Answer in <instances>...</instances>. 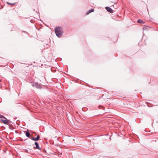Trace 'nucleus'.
Listing matches in <instances>:
<instances>
[{
    "label": "nucleus",
    "instance_id": "f257e3e1",
    "mask_svg": "<svg viewBox=\"0 0 158 158\" xmlns=\"http://www.w3.org/2000/svg\"><path fill=\"white\" fill-rule=\"evenodd\" d=\"M55 32L56 35L58 37H60L62 35L63 32L61 28L60 27H56L55 29Z\"/></svg>",
    "mask_w": 158,
    "mask_h": 158
},
{
    "label": "nucleus",
    "instance_id": "f03ea898",
    "mask_svg": "<svg viewBox=\"0 0 158 158\" xmlns=\"http://www.w3.org/2000/svg\"><path fill=\"white\" fill-rule=\"evenodd\" d=\"M32 85L33 86H35L37 88H40L41 86L40 85L36 83H35L32 84Z\"/></svg>",
    "mask_w": 158,
    "mask_h": 158
},
{
    "label": "nucleus",
    "instance_id": "7ed1b4c3",
    "mask_svg": "<svg viewBox=\"0 0 158 158\" xmlns=\"http://www.w3.org/2000/svg\"><path fill=\"white\" fill-rule=\"evenodd\" d=\"M1 120L5 124H8L9 123V120H4L2 119H1Z\"/></svg>",
    "mask_w": 158,
    "mask_h": 158
},
{
    "label": "nucleus",
    "instance_id": "20e7f679",
    "mask_svg": "<svg viewBox=\"0 0 158 158\" xmlns=\"http://www.w3.org/2000/svg\"><path fill=\"white\" fill-rule=\"evenodd\" d=\"M105 8L108 12H109L110 13H112L113 12V10L110 7H105Z\"/></svg>",
    "mask_w": 158,
    "mask_h": 158
},
{
    "label": "nucleus",
    "instance_id": "39448f33",
    "mask_svg": "<svg viewBox=\"0 0 158 158\" xmlns=\"http://www.w3.org/2000/svg\"><path fill=\"white\" fill-rule=\"evenodd\" d=\"M39 138H40V136L39 135H38L36 138H34V137H32L31 138V139L34 141H37L38 140H39Z\"/></svg>",
    "mask_w": 158,
    "mask_h": 158
},
{
    "label": "nucleus",
    "instance_id": "423d86ee",
    "mask_svg": "<svg viewBox=\"0 0 158 158\" xmlns=\"http://www.w3.org/2000/svg\"><path fill=\"white\" fill-rule=\"evenodd\" d=\"M35 144L36 146L35 147L36 149H37L39 150H40L41 148H40L39 145L37 142H35Z\"/></svg>",
    "mask_w": 158,
    "mask_h": 158
},
{
    "label": "nucleus",
    "instance_id": "0eeeda50",
    "mask_svg": "<svg viewBox=\"0 0 158 158\" xmlns=\"http://www.w3.org/2000/svg\"><path fill=\"white\" fill-rule=\"evenodd\" d=\"M94 9H91L90 10H89L87 13L86 15H88L90 13L93 12L94 11Z\"/></svg>",
    "mask_w": 158,
    "mask_h": 158
},
{
    "label": "nucleus",
    "instance_id": "6e6552de",
    "mask_svg": "<svg viewBox=\"0 0 158 158\" xmlns=\"http://www.w3.org/2000/svg\"><path fill=\"white\" fill-rule=\"evenodd\" d=\"M26 135L27 137H29L30 136V134L28 131L26 132Z\"/></svg>",
    "mask_w": 158,
    "mask_h": 158
},
{
    "label": "nucleus",
    "instance_id": "1a4fd4ad",
    "mask_svg": "<svg viewBox=\"0 0 158 158\" xmlns=\"http://www.w3.org/2000/svg\"><path fill=\"white\" fill-rule=\"evenodd\" d=\"M138 22L139 23H144V22H143V20H142L141 19H139L138 21Z\"/></svg>",
    "mask_w": 158,
    "mask_h": 158
},
{
    "label": "nucleus",
    "instance_id": "9d476101",
    "mask_svg": "<svg viewBox=\"0 0 158 158\" xmlns=\"http://www.w3.org/2000/svg\"><path fill=\"white\" fill-rule=\"evenodd\" d=\"M7 3L9 4V5H14V4H12L11 3H9L8 2H7Z\"/></svg>",
    "mask_w": 158,
    "mask_h": 158
},
{
    "label": "nucleus",
    "instance_id": "9b49d317",
    "mask_svg": "<svg viewBox=\"0 0 158 158\" xmlns=\"http://www.w3.org/2000/svg\"><path fill=\"white\" fill-rule=\"evenodd\" d=\"M4 116L0 114V118H4Z\"/></svg>",
    "mask_w": 158,
    "mask_h": 158
},
{
    "label": "nucleus",
    "instance_id": "f8f14e48",
    "mask_svg": "<svg viewBox=\"0 0 158 158\" xmlns=\"http://www.w3.org/2000/svg\"><path fill=\"white\" fill-rule=\"evenodd\" d=\"M26 152H28V151H26Z\"/></svg>",
    "mask_w": 158,
    "mask_h": 158
}]
</instances>
